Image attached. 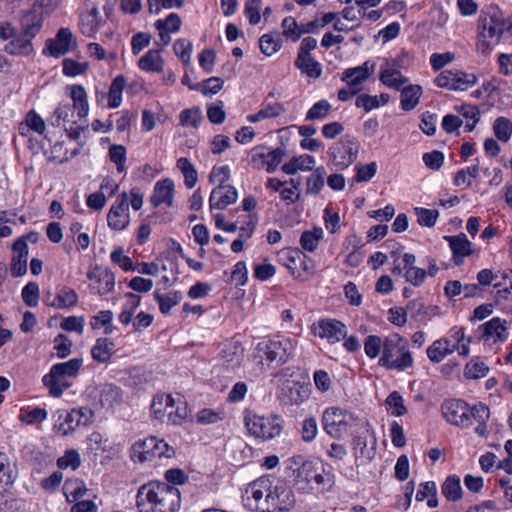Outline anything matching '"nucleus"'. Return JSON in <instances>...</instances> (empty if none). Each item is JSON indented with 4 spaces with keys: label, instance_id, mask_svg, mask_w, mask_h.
I'll return each mask as SVG.
<instances>
[{
    "label": "nucleus",
    "instance_id": "obj_57",
    "mask_svg": "<svg viewBox=\"0 0 512 512\" xmlns=\"http://www.w3.org/2000/svg\"><path fill=\"white\" fill-rule=\"evenodd\" d=\"M331 110L327 100L316 102L307 112L306 120H319L325 118Z\"/></svg>",
    "mask_w": 512,
    "mask_h": 512
},
{
    "label": "nucleus",
    "instance_id": "obj_1",
    "mask_svg": "<svg viewBox=\"0 0 512 512\" xmlns=\"http://www.w3.org/2000/svg\"><path fill=\"white\" fill-rule=\"evenodd\" d=\"M180 504L179 489L165 482L151 481L137 491L136 507L139 512H177Z\"/></svg>",
    "mask_w": 512,
    "mask_h": 512
},
{
    "label": "nucleus",
    "instance_id": "obj_34",
    "mask_svg": "<svg viewBox=\"0 0 512 512\" xmlns=\"http://www.w3.org/2000/svg\"><path fill=\"white\" fill-rule=\"evenodd\" d=\"M222 358L228 367L234 368L241 364L244 348L239 342H230L221 351Z\"/></svg>",
    "mask_w": 512,
    "mask_h": 512
},
{
    "label": "nucleus",
    "instance_id": "obj_18",
    "mask_svg": "<svg viewBox=\"0 0 512 512\" xmlns=\"http://www.w3.org/2000/svg\"><path fill=\"white\" fill-rule=\"evenodd\" d=\"M87 278L93 282L91 288L95 289L99 295H105L114 289L115 276L108 269H102L99 266L91 267L87 272Z\"/></svg>",
    "mask_w": 512,
    "mask_h": 512
},
{
    "label": "nucleus",
    "instance_id": "obj_45",
    "mask_svg": "<svg viewBox=\"0 0 512 512\" xmlns=\"http://www.w3.org/2000/svg\"><path fill=\"white\" fill-rule=\"evenodd\" d=\"M495 137L501 142H508L512 136V121L506 117H498L493 123Z\"/></svg>",
    "mask_w": 512,
    "mask_h": 512
},
{
    "label": "nucleus",
    "instance_id": "obj_37",
    "mask_svg": "<svg viewBox=\"0 0 512 512\" xmlns=\"http://www.w3.org/2000/svg\"><path fill=\"white\" fill-rule=\"evenodd\" d=\"M295 66L306 76L319 78L322 73L321 65L311 55H297Z\"/></svg>",
    "mask_w": 512,
    "mask_h": 512
},
{
    "label": "nucleus",
    "instance_id": "obj_39",
    "mask_svg": "<svg viewBox=\"0 0 512 512\" xmlns=\"http://www.w3.org/2000/svg\"><path fill=\"white\" fill-rule=\"evenodd\" d=\"M113 348L114 343L108 338H98L91 349V356L96 362L107 363L112 356Z\"/></svg>",
    "mask_w": 512,
    "mask_h": 512
},
{
    "label": "nucleus",
    "instance_id": "obj_5",
    "mask_svg": "<svg viewBox=\"0 0 512 512\" xmlns=\"http://www.w3.org/2000/svg\"><path fill=\"white\" fill-rule=\"evenodd\" d=\"M293 344L289 339H270L258 343L256 347V358L261 370L277 368L286 363L292 355Z\"/></svg>",
    "mask_w": 512,
    "mask_h": 512
},
{
    "label": "nucleus",
    "instance_id": "obj_26",
    "mask_svg": "<svg viewBox=\"0 0 512 512\" xmlns=\"http://www.w3.org/2000/svg\"><path fill=\"white\" fill-rule=\"evenodd\" d=\"M453 253V259L456 265L463 263V258L472 254L471 242L464 233L456 236H445Z\"/></svg>",
    "mask_w": 512,
    "mask_h": 512
},
{
    "label": "nucleus",
    "instance_id": "obj_58",
    "mask_svg": "<svg viewBox=\"0 0 512 512\" xmlns=\"http://www.w3.org/2000/svg\"><path fill=\"white\" fill-rule=\"evenodd\" d=\"M80 464V455L74 449L67 450L65 454L57 460V466L60 469L71 467L73 470H75L80 466Z\"/></svg>",
    "mask_w": 512,
    "mask_h": 512
},
{
    "label": "nucleus",
    "instance_id": "obj_35",
    "mask_svg": "<svg viewBox=\"0 0 512 512\" xmlns=\"http://www.w3.org/2000/svg\"><path fill=\"white\" fill-rule=\"evenodd\" d=\"M454 349L455 344H452L451 341L447 339L436 340L431 346L428 347L427 356L432 362L439 363L447 355L451 354Z\"/></svg>",
    "mask_w": 512,
    "mask_h": 512
},
{
    "label": "nucleus",
    "instance_id": "obj_52",
    "mask_svg": "<svg viewBox=\"0 0 512 512\" xmlns=\"http://www.w3.org/2000/svg\"><path fill=\"white\" fill-rule=\"evenodd\" d=\"M325 168L318 167L307 179L306 192L308 194H318L324 186Z\"/></svg>",
    "mask_w": 512,
    "mask_h": 512
},
{
    "label": "nucleus",
    "instance_id": "obj_47",
    "mask_svg": "<svg viewBox=\"0 0 512 512\" xmlns=\"http://www.w3.org/2000/svg\"><path fill=\"white\" fill-rule=\"evenodd\" d=\"M177 168L182 172L187 188H193L198 179V174L193 164L187 158L181 157L177 160Z\"/></svg>",
    "mask_w": 512,
    "mask_h": 512
},
{
    "label": "nucleus",
    "instance_id": "obj_51",
    "mask_svg": "<svg viewBox=\"0 0 512 512\" xmlns=\"http://www.w3.org/2000/svg\"><path fill=\"white\" fill-rule=\"evenodd\" d=\"M281 45L282 40L278 35L265 34L259 40L261 52L267 56L276 53L281 48Z\"/></svg>",
    "mask_w": 512,
    "mask_h": 512
},
{
    "label": "nucleus",
    "instance_id": "obj_17",
    "mask_svg": "<svg viewBox=\"0 0 512 512\" xmlns=\"http://www.w3.org/2000/svg\"><path fill=\"white\" fill-rule=\"evenodd\" d=\"M314 335L327 339L330 343H336L346 337L345 325L335 319L320 320L312 326Z\"/></svg>",
    "mask_w": 512,
    "mask_h": 512
},
{
    "label": "nucleus",
    "instance_id": "obj_6",
    "mask_svg": "<svg viewBox=\"0 0 512 512\" xmlns=\"http://www.w3.org/2000/svg\"><path fill=\"white\" fill-rule=\"evenodd\" d=\"M242 500L244 506L250 511L272 512V478L262 476L249 483Z\"/></svg>",
    "mask_w": 512,
    "mask_h": 512
},
{
    "label": "nucleus",
    "instance_id": "obj_49",
    "mask_svg": "<svg viewBox=\"0 0 512 512\" xmlns=\"http://www.w3.org/2000/svg\"><path fill=\"white\" fill-rule=\"evenodd\" d=\"M322 238L323 230L321 228H314L313 230H307L302 233L300 244L304 250L313 252Z\"/></svg>",
    "mask_w": 512,
    "mask_h": 512
},
{
    "label": "nucleus",
    "instance_id": "obj_63",
    "mask_svg": "<svg viewBox=\"0 0 512 512\" xmlns=\"http://www.w3.org/2000/svg\"><path fill=\"white\" fill-rule=\"evenodd\" d=\"M22 299L27 306L35 307L38 304V299H39L38 284L35 282H29L22 289Z\"/></svg>",
    "mask_w": 512,
    "mask_h": 512
},
{
    "label": "nucleus",
    "instance_id": "obj_15",
    "mask_svg": "<svg viewBox=\"0 0 512 512\" xmlns=\"http://www.w3.org/2000/svg\"><path fill=\"white\" fill-rule=\"evenodd\" d=\"M76 45L77 41L71 30L63 27L58 30L54 38L46 40L44 53L59 57L74 49Z\"/></svg>",
    "mask_w": 512,
    "mask_h": 512
},
{
    "label": "nucleus",
    "instance_id": "obj_4",
    "mask_svg": "<svg viewBox=\"0 0 512 512\" xmlns=\"http://www.w3.org/2000/svg\"><path fill=\"white\" fill-rule=\"evenodd\" d=\"M408 340L398 333L388 335L383 341L379 364L390 370L404 371L413 366Z\"/></svg>",
    "mask_w": 512,
    "mask_h": 512
},
{
    "label": "nucleus",
    "instance_id": "obj_54",
    "mask_svg": "<svg viewBox=\"0 0 512 512\" xmlns=\"http://www.w3.org/2000/svg\"><path fill=\"white\" fill-rule=\"evenodd\" d=\"M47 411L43 408L36 407L32 410H22L19 415V420L27 425L40 423L47 418Z\"/></svg>",
    "mask_w": 512,
    "mask_h": 512
},
{
    "label": "nucleus",
    "instance_id": "obj_29",
    "mask_svg": "<svg viewBox=\"0 0 512 512\" xmlns=\"http://www.w3.org/2000/svg\"><path fill=\"white\" fill-rule=\"evenodd\" d=\"M393 64L387 67H381L379 79L381 83L389 88L400 90L401 87L409 82L408 78L402 75L400 70L392 68Z\"/></svg>",
    "mask_w": 512,
    "mask_h": 512
},
{
    "label": "nucleus",
    "instance_id": "obj_14",
    "mask_svg": "<svg viewBox=\"0 0 512 512\" xmlns=\"http://www.w3.org/2000/svg\"><path fill=\"white\" fill-rule=\"evenodd\" d=\"M272 512H289L295 504L296 498L292 488L285 482L272 478Z\"/></svg>",
    "mask_w": 512,
    "mask_h": 512
},
{
    "label": "nucleus",
    "instance_id": "obj_62",
    "mask_svg": "<svg viewBox=\"0 0 512 512\" xmlns=\"http://www.w3.org/2000/svg\"><path fill=\"white\" fill-rule=\"evenodd\" d=\"M386 404L393 408L392 414L394 416L400 417L406 414L407 409L404 405V401L399 392L393 391L386 398Z\"/></svg>",
    "mask_w": 512,
    "mask_h": 512
},
{
    "label": "nucleus",
    "instance_id": "obj_21",
    "mask_svg": "<svg viewBox=\"0 0 512 512\" xmlns=\"http://www.w3.org/2000/svg\"><path fill=\"white\" fill-rule=\"evenodd\" d=\"M292 462L297 466L293 469L295 484L299 489H307L313 481L317 466L312 461H303L300 456L294 457Z\"/></svg>",
    "mask_w": 512,
    "mask_h": 512
},
{
    "label": "nucleus",
    "instance_id": "obj_43",
    "mask_svg": "<svg viewBox=\"0 0 512 512\" xmlns=\"http://www.w3.org/2000/svg\"><path fill=\"white\" fill-rule=\"evenodd\" d=\"M441 491L448 501H457L461 499L462 488L460 478L456 475L448 476L442 484Z\"/></svg>",
    "mask_w": 512,
    "mask_h": 512
},
{
    "label": "nucleus",
    "instance_id": "obj_16",
    "mask_svg": "<svg viewBox=\"0 0 512 512\" xmlns=\"http://www.w3.org/2000/svg\"><path fill=\"white\" fill-rule=\"evenodd\" d=\"M129 195L126 192L120 194L117 201L112 205L107 221L108 225L115 230L124 229L130 221L129 206H128Z\"/></svg>",
    "mask_w": 512,
    "mask_h": 512
},
{
    "label": "nucleus",
    "instance_id": "obj_41",
    "mask_svg": "<svg viewBox=\"0 0 512 512\" xmlns=\"http://www.w3.org/2000/svg\"><path fill=\"white\" fill-rule=\"evenodd\" d=\"M70 96L73 100L72 109L77 111L80 118L86 117L89 112V104L85 89L80 85L72 86Z\"/></svg>",
    "mask_w": 512,
    "mask_h": 512
},
{
    "label": "nucleus",
    "instance_id": "obj_22",
    "mask_svg": "<svg viewBox=\"0 0 512 512\" xmlns=\"http://www.w3.org/2000/svg\"><path fill=\"white\" fill-rule=\"evenodd\" d=\"M238 192L235 187L228 184H221L211 192L209 203L211 208L224 209L236 202Z\"/></svg>",
    "mask_w": 512,
    "mask_h": 512
},
{
    "label": "nucleus",
    "instance_id": "obj_44",
    "mask_svg": "<svg viewBox=\"0 0 512 512\" xmlns=\"http://www.w3.org/2000/svg\"><path fill=\"white\" fill-rule=\"evenodd\" d=\"M168 421L173 425L183 423L189 415L187 402L181 397L175 399V406L166 412Z\"/></svg>",
    "mask_w": 512,
    "mask_h": 512
},
{
    "label": "nucleus",
    "instance_id": "obj_27",
    "mask_svg": "<svg viewBox=\"0 0 512 512\" xmlns=\"http://www.w3.org/2000/svg\"><path fill=\"white\" fill-rule=\"evenodd\" d=\"M173 189L174 184L172 180L164 179L158 181L154 187V192L150 198V203L154 207H158L161 204L171 206L173 202Z\"/></svg>",
    "mask_w": 512,
    "mask_h": 512
},
{
    "label": "nucleus",
    "instance_id": "obj_7",
    "mask_svg": "<svg viewBox=\"0 0 512 512\" xmlns=\"http://www.w3.org/2000/svg\"><path fill=\"white\" fill-rule=\"evenodd\" d=\"M81 358H73L69 361L55 364L50 372L43 377V384L49 389L50 395L60 397L63 392L70 387L66 378L75 377L81 366Z\"/></svg>",
    "mask_w": 512,
    "mask_h": 512
},
{
    "label": "nucleus",
    "instance_id": "obj_64",
    "mask_svg": "<svg viewBox=\"0 0 512 512\" xmlns=\"http://www.w3.org/2000/svg\"><path fill=\"white\" fill-rule=\"evenodd\" d=\"M381 348L383 349V341L381 337L377 335H369L364 342V350L369 358H376Z\"/></svg>",
    "mask_w": 512,
    "mask_h": 512
},
{
    "label": "nucleus",
    "instance_id": "obj_36",
    "mask_svg": "<svg viewBox=\"0 0 512 512\" xmlns=\"http://www.w3.org/2000/svg\"><path fill=\"white\" fill-rule=\"evenodd\" d=\"M121 390L116 385L106 383L99 390V401L103 407L113 408L121 402Z\"/></svg>",
    "mask_w": 512,
    "mask_h": 512
},
{
    "label": "nucleus",
    "instance_id": "obj_56",
    "mask_svg": "<svg viewBox=\"0 0 512 512\" xmlns=\"http://www.w3.org/2000/svg\"><path fill=\"white\" fill-rule=\"evenodd\" d=\"M489 367L484 363L472 360L465 366L464 374L467 378L478 379L487 375Z\"/></svg>",
    "mask_w": 512,
    "mask_h": 512
},
{
    "label": "nucleus",
    "instance_id": "obj_23",
    "mask_svg": "<svg viewBox=\"0 0 512 512\" xmlns=\"http://www.w3.org/2000/svg\"><path fill=\"white\" fill-rule=\"evenodd\" d=\"M11 274L14 277L23 276L27 272L28 246L24 238H18L13 246Z\"/></svg>",
    "mask_w": 512,
    "mask_h": 512
},
{
    "label": "nucleus",
    "instance_id": "obj_40",
    "mask_svg": "<svg viewBox=\"0 0 512 512\" xmlns=\"http://www.w3.org/2000/svg\"><path fill=\"white\" fill-rule=\"evenodd\" d=\"M31 38L23 32L22 35L11 39L5 47V51L13 55H28L33 51Z\"/></svg>",
    "mask_w": 512,
    "mask_h": 512
},
{
    "label": "nucleus",
    "instance_id": "obj_12",
    "mask_svg": "<svg viewBox=\"0 0 512 512\" xmlns=\"http://www.w3.org/2000/svg\"><path fill=\"white\" fill-rule=\"evenodd\" d=\"M443 417L452 425L468 427L471 424L469 405L460 399L445 400L441 405Z\"/></svg>",
    "mask_w": 512,
    "mask_h": 512
},
{
    "label": "nucleus",
    "instance_id": "obj_28",
    "mask_svg": "<svg viewBox=\"0 0 512 512\" xmlns=\"http://www.w3.org/2000/svg\"><path fill=\"white\" fill-rule=\"evenodd\" d=\"M103 19L99 16L98 8L92 6L80 16L81 32L88 37H93L102 25Z\"/></svg>",
    "mask_w": 512,
    "mask_h": 512
},
{
    "label": "nucleus",
    "instance_id": "obj_25",
    "mask_svg": "<svg viewBox=\"0 0 512 512\" xmlns=\"http://www.w3.org/2000/svg\"><path fill=\"white\" fill-rule=\"evenodd\" d=\"M480 329L483 330L482 338L485 341H504L508 336L507 322L499 317H494L484 323L480 326Z\"/></svg>",
    "mask_w": 512,
    "mask_h": 512
},
{
    "label": "nucleus",
    "instance_id": "obj_59",
    "mask_svg": "<svg viewBox=\"0 0 512 512\" xmlns=\"http://www.w3.org/2000/svg\"><path fill=\"white\" fill-rule=\"evenodd\" d=\"M109 157L116 164L117 171L122 173L125 170L126 148L123 145H112L109 149Z\"/></svg>",
    "mask_w": 512,
    "mask_h": 512
},
{
    "label": "nucleus",
    "instance_id": "obj_8",
    "mask_svg": "<svg viewBox=\"0 0 512 512\" xmlns=\"http://www.w3.org/2000/svg\"><path fill=\"white\" fill-rule=\"evenodd\" d=\"M132 458L139 462L152 461L155 458H172L175 449L169 446L164 440L156 437H149L133 445Z\"/></svg>",
    "mask_w": 512,
    "mask_h": 512
},
{
    "label": "nucleus",
    "instance_id": "obj_11",
    "mask_svg": "<svg viewBox=\"0 0 512 512\" xmlns=\"http://www.w3.org/2000/svg\"><path fill=\"white\" fill-rule=\"evenodd\" d=\"M358 151V141L354 137L346 135L329 148V155L335 166L344 169L356 160Z\"/></svg>",
    "mask_w": 512,
    "mask_h": 512
},
{
    "label": "nucleus",
    "instance_id": "obj_20",
    "mask_svg": "<svg viewBox=\"0 0 512 512\" xmlns=\"http://www.w3.org/2000/svg\"><path fill=\"white\" fill-rule=\"evenodd\" d=\"M308 389L295 380H285L281 386L279 397L285 404L297 405L308 398Z\"/></svg>",
    "mask_w": 512,
    "mask_h": 512
},
{
    "label": "nucleus",
    "instance_id": "obj_9",
    "mask_svg": "<svg viewBox=\"0 0 512 512\" xmlns=\"http://www.w3.org/2000/svg\"><path fill=\"white\" fill-rule=\"evenodd\" d=\"M244 423L250 434L264 440L272 439L282 431L277 418L259 416L248 410L244 413Z\"/></svg>",
    "mask_w": 512,
    "mask_h": 512
},
{
    "label": "nucleus",
    "instance_id": "obj_24",
    "mask_svg": "<svg viewBox=\"0 0 512 512\" xmlns=\"http://www.w3.org/2000/svg\"><path fill=\"white\" fill-rule=\"evenodd\" d=\"M44 302L57 309H66L77 304L78 295L74 289L64 286L57 291L55 296L52 297L51 294H48Z\"/></svg>",
    "mask_w": 512,
    "mask_h": 512
},
{
    "label": "nucleus",
    "instance_id": "obj_2",
    "mask_svg": "<svg viewBox=\"0 0 512 512\" xmlns=\"http://www.w3.org/2000/svg\"><path fill=\"white\" fill-rule=\"evenodd\" d=\"M512 33V14L504 18L501 11L495 7L487 14H481L478 19L477 50L487 55L500 39Z\"/></svg>",
    "mask_w": 512,
    "mask_h": 512
},
{
    "label": "nucleus",
    "instance_id": "obj_32",
    "mask_svg": "<svg viewBox=\"0 0 512 512\" xmlns=\"http://www.w3.org/2000/svg\"><path fill=\"white\" fill-rule=\"evenodd\" d=\"M46 125L44 120L34 110H30L25 119L19 124V133L22 136H27L30 131L42 134L45 131Z\"/></svg>",
    "mask_w": 512,
    "mask_h": 512
},
{
    "label": "nucleus",
    "instance_id": "obj_33",
    "mask_svg": "<svg viewBox=\"0 0 512 512\" xmlns=\"http://www.w3.org/2000/svg\"><path fill=\"white\" fill-rule=\"evenodd\" d=\"M43 24L42 14L36 9L28 11L21 18L22 30L26 36L35 37Z\"/></svg>",
    "mask_w": 512,
    "mask_h": 512
},
{
    "label": "nucleus",
    "instance_id": "obj_19",
    "mask_svg": "<svg viewBox=\"0 0 512 512\" xmlns=\"http://www.w3.org/2000/svg\"><path fill=\"white\" fill-rule=\"evenodd\" d=\"M375 63L365 61L362 65L346 69L341 77V80L360 92L363 88V83L370 77L374 71Z\"/></svg>",
    "mask_w": 512,
    "mask_h": 512
},
{
    "label": "nucleus",
    "instance_id": "obj_13",
    "mask_svg": "<svg viewBox=\"0 0 512 512\" xmlns=\"http://www.w3.org/2000/svg\"><path fill=\"white\" fill-rule=\"evenodd\" d=\"M476 81L477 78L474 74L452 70H445L435 78L438 87L462 91L475 85Z\"/></svg>",
    "mask_w": 512,
    "mask_h": 512
},
{
    "label": "nucleus",
    "instance_id": "obj_3",
    "mask_svg": "<svg viewBox=\"0 0 512 512\" xmlns=\"http://www.w3.org/2000/svg\"><path fill=\"white\" fill-rule=\"evenodd\" d=\"M322 424L326 433L334 439H343L353 428L370 432V423L348 410L330 407L323 412Z\"/></svg>",
    "mask_w": 512,
    "mask_h": 512
},
{
    "label": "nucleus",
    "instance_id": "obj_38",
    "mask_svg": "<svg viewBox=\"0 0 512 512\" xmlns=\"http://www.w3.org/2000/svg\"><path fill=\"white\" fill-rule=\"evenodd\" d=\"M315 163V160L312 156L303 154L298 157H293L290 161L285 163L282 166L283 172L288 175H293L297 173L299 170L301 171H309L312 170V167Z\"/></svg>",
    "mask_w": 512,
    "mask_h": 512
},
{
    "label": "nucleus",
    "instance_id": "obj_55",
    "mask_svg": "<svg viewBox=\"0 0 512 512\" xmlns=\"http://www.w3.org/2000/svg\"><path fill=\"white\" fill-rule=\"evenodd\" d=\"M113 314L110 310H103L98 315L92 317L90 325L93 329H99L101 326L105 327V334H110L113 331L111 321Z\"/></svg>",
    "mask_w": 512,
    "mask_h": 512
},
{
    "label": "nucleus",
    "instance_id": "obj_31",
    "mask_svg": "<svg viewBox=\"0 0 512 512\" xmlns=\"http://www.w3.org/2000/svg\"><path fill=\"white\" fill-rule=\"evenodd\" d=\"M401 108L404 111L413 110L419 103L422 95V87L420 85L408 84L401 87Z\"/></svg>",
    "mask_w": 512,
    "mask_h": 512
},
{
    "label": "nucleus",
    "instance_id": "obj_42",
    "mask_svg": "<svg viewBox=\"0 0 512 512\" xmlns=\"http://www.w3.org/2000/svg\"><path fill=\"white\" fill-rule=\"evenodd\" d=\"M175 406V398L169 394L157 395L153 398L151 410L156 419H162L168 409Z\"/></svg>",
    "mask_w": 512,
    "mask_h": 512
},
{
    "label": "nucleus",
    "instance_id": "obj_53",
    "mask_svg": "<svg viewBox=\"0 0 512 512\" xmlns=\"http://www.w3.org/2000/svg\"><path fill=\"white\" fill-rule=\"evenodd\" d=\"M268 149L264 146H256L249 154V164L255 169H266Z\"/></svg>",
    "mask_w": 512,
    "mask_h": 512
},
{
    "label": "nucleus",
    "instance_id": "obj_46",
    "mask_svg": "<svg viewBox=\"0 0 512 512\" xmlns=\"http://www.w3.org/2000/svg\"><path fill=\"white\" fill-rule=\"evenodd\" d=\"M86 490L84 482L79 479H68L63 486L64 494L69 502L77 501L85 494Z\"/></svg>",
    "mask_w": 512,
    "mask_h": 512
},
{
    "label": "nucleus",
    "instance_id": "obj_50",
    "mask_svg": "<svg viewBox=\"0 0 512 512\" xmlns=\"http://www.w3.org/2000/svg\"><path fill=\"white\" fill-rule=\"evenodd\" d=\"M154 298L159 303L160 311L163 314H167L173 306L180 302L182 295L180 292H170L166 295H162L159 291H155Z\"/></svg>",
    "mask_w": 512,
    "mask_h": 512
},
{
    "label": "nucleus",
    "instance_id": "obj_60",
    "mask_svg": "<svg viewBox=\"0 0 512 512\" xmlns=\"http://www.w3.org/2000/svg\"><path fill=\"white\" fill-rule=\"evenodd\" d=\"M175 54L187 65L191 59L192 43L186 39H178L173 44Z\"/></svg>",
    "mask_w": 512,
    "mask_h": 512
},
{
    "label": "nucleus",
    "instance_id": "obj_10",
    "mask_svg": "<svg viewBox=\"0 0 512 512\" xmlns=\"http://www.w3.org/2000/svg\"><path fill=\"white\" fill-rule=\"evenodd\" d=\"M94 413L86 407L74 408L69 412L59 414L54 429L62 436L72 434L78 427L92 423Z\"/></svg>",
    "mask_w": 512,
    "mask_h": 512
},
{
    "label": "nucleus",
    "instance_id": "obj_61",
    "mask_svg": "<svg viewBox=\"0 0 512 512\" xmlns=\"http://www.w3.org/2000/svg\"><path fill=\"white\" fill-rule=\"evenodd\" d=\"M181 23H182V21H181L180 16L176 13H171L166 17V19L157 20L155 22V27H156V29H165L166 31H168L170 33H174V32L179 31V29L181 27Z\"/></svg>",
    "mask_w": 512,
    "mask_h": 512
},
{
    "label": "nucleus",
    "instance_id": "obj_30",
    "mask_svg": "<svg viewBox=\"0 0 512 512\" xmlns=\"http://www.w3.org/2000/svg\"><path fill=\"white\" fill-rule=\"evenodd\" d=\"M138 67L146 72L159 73L163 71L164 60L160 50L150 49L138 61Z\"/></svg>",
    "mask_w": 512,
    "mask_h": 512
},
{
    "label": "nucleus",
    "instance_id": "obj_48",
    "mask_svg": "<svg viewBox=\"0 0 512 512\" xmlns=\"http://www.w3.org/2000/svg\"><path fill=\"white\" fill-rule=\"evenodd\" d=\"M313 481L316 485V489L322 493L329 491L335 483L334 475L330 471H326L323 467H316Z\"/></svg>",
    "mask_w": 512,
    "mask_h": 512
}]
</instances>
